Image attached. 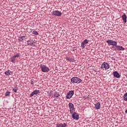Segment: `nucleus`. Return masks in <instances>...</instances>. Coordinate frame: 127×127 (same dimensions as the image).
I'll return each mask as SVG.
<instances>
[{
	"label": "nucleus",
	"mask_w": 127,
	"mask_h": 127,
	"mask_svg": "<svg viewBox=\"0 0 127 127\" xmlns=\"http://www.w3.org/2000/svg\"><path fill=\"white\" fill-rule=\"evenodd\" d=\"M89 43V40L87 39H85L84 41L81 44V47L82 49H84L85 48V45L86 44H88Z\"/></svg>",
	"instance_id": "nucleus-9"
},
{
	"label": "nucleus",
	"mask_w": 127,
	"mask_h": 127,
	"mask_svg": "<svg viewBox=\"0 0 127 127\" xmlns=\"http://www.w3.org/2000/svg\"><path fill=\"white\" fill-rule=\"evenodd\" d=\"M58 97H60V95L59 94L58 92H55L53 96V98H58Z\"/></svg>",
	"instance_id": "nucleus-19"
},
{
	"label": "nucleus",
	"mask_w": 127,
	"mask_h": 127,
	"mask_svg": "<svg viewBox=\"0 0 127 127\" xmlns=\"http://www.w3.org/2000/svg\"><path fill=\"white\" fill-rule=\"evenodd\" d=\"M102 69H105V70H108L110 68V64L104 62L101 65Z\"/></svg>",
	"instance_id": "nucleus-6"
},
{
	"label": "nucleus",
	"mask_w": 127,
	"mask_h": 127,
	"mask_svg": "<svg viewBox=\"0 0 127 127\" xmlns=\"http://www.w3.org/2000/svg\"><path fill=\"white\" fill-rule=\"evenodd\" d=\"M32 33L35 35H38V32L35 30L32 31Z\"/></svg>",
	"instance_id": "nucleus-22"
},
{
	"label": "nucleus",
	"mask_w": 127,
	"mask_h": 127,
	"mask_svg": "<svg viewBox=\"0 0 127 127\" xmlns=\"http://www.w3.org/2000/svg\"><path fill=\"white\" fill-rule=\"evenodd\" d=\"M51 95H52V94L50 93V96H51Z\"/></svg>",
	"instance_id": "nucleus-28"
},
{
	"label": "nucleus",
	"mask_w": 127,
	"mask_h": 127,
	"mask_svg": "<svg viewBox=\"0 0 127 127\" xmlns=\"http://www.w3.org/2000/svg\"><path fill=\"white\" fill-rule=\"evenodd\" d=\"M39 93H40V90H34L30 94V97H33L34 95H37V94H39Z\"/></svg>",
	"instance_id": "nucleus-12"
},
{
	"label": "nucleus",
	"mask_w": 127,
	"mask_h": 127,
	"mask_svg": "<svg viewBox=\"0 0 127 127\" xmlns=\"http://www.w3.org/2000/svg\"><path fill=\"white\" fill-rule=\"evenodd\" d=\"M71 117L73 120H75L76 121H78V120H79V115H78L76 112L73 113Z\"/></svg>",
	"instance_id": "nucleus-10"
},
{
	"label": "nucleus",
	"mask_w": 127,
	"mask_h": 127,
	"mask_svg": "<svg viewBox=\"0 0 127 127\" xmlns=\"http://www.w3.org/2000/svg\"><path fill=\"white\" fill-rule=\"evenodd\" d=\"M41 69L42 72H44L45 73H47V72H49V71L50 70L49 67L44 64H41Z\"/></svg>",
	"instance_id": "nucleus-3"
},
{
	"label": "nucleus",
	"mask_w": 127,
	"mask_h": 127,
	"mask_svg": "<svg viewBox=\"0 0 127 127\" xmlns=\"http://www.w3.org/2000/svg\"><path fill=\"white\" fill-rule=\"evenodd\" d=\"M107 43L109 45H112V46H117L118 43L116 41H113L112 40H108L107 41Z\"/></svg>",
	"instance_id": "nucleus-5"
},
{
	"label": "nucleus",
	"mask_w": 127,
	"mask_h": 127,
	"mask_svg": "<svg viewBox=\"0 0 127 127\" xmlns=\"http://www.w3.org/2000/svg\"><path fill=\"white\" fill-rule=\"evenodd\" d=\"M126 114H127V110L125 111Z\"/></svg>",
	"instance_id": "nucleus-27"
},
{
	"label": "nucleus",
	"mask_w": 127,
	"mask_h": 127,
	"mask_svg": "<svg viewBox=\"0 0 127 127\" xmlns=\"http://www.w3.org/2000/svg\"><path fill=\"white\" fill-rule=\"evenodd\" d=\"M26 38V36H23L19 37L18 39V40L19 42H21V41H23V40H24V39H25Z\"/></svg>",
	"instance_id": "nucleus-16"
},
{
	"label": "nucleus",
	"mask_w": 127,
	"mask_h": 127,
	"mask_svg": "<svg viewBox=\"0 0 127 127\" xmlns=\"http://www.w3.org/2000/svg\"><path fill=\"white\" fill-rule=\"evenodd\" d=\"M115 50H120V51L122 50L123 51H124V50H125V48L123 47V46L116 45Z\"/></svg>",
	"instance_id": "nucleus-14"
},
{
	"label": "nucleus",
	"mask_w": 127,
	"mask_h": 127,
	"mask_svg": "<svg viewBox=\"0 0 127 127\" xmlns=\"http://www.w3.org/2000/svg\"><path fill=\"white\" fill-rule=\"evenodd\" d=\"M123 21L126 23L127 22V15L124 14L122 16Z\"/></svg>",
	"instance_id": "nucleus-17"
},
{
	"label": "nucleus",
	"mask_w": 127,
	"mask_h": 127,
	"mask_svg": "<svg viewBox=\"0 0 127 127\" xmlns=\"http://www.w3.org/2000/svg\"><path fill=\"white\" fill-rule=\"evenodd\" d=\"M95 108L96 110H100L101 109V103L100 102H98L95 104Z\"/></svg>",
	"instance_id": "nucleus-15"
},
{
	"label": "nucleus",
	"mask_w": 127,
	"mask_h": 127,
	"mask_svg": "<svg viewBox=\"0 0 127 127\" xmlns=\"http://www.w3.org/2000/svg\"><path fill=\"white\" fill-rule=\"evenodd\" d=\"M9 95H10V92L9 91H7L5 93V96H9Z\"/></svg>",
	"instance_id": "nucleus-24"
},
{
	"label": "nucleus",
	"mask_w": 127,
	"mask_h": 127,
	"mask_svg": "<svg viewBox=\"0 0 127 127\" xmlns=\"http://www.w3.org/2000/svg\"><path fill=\"white\" fill-rule=\"evenodd\" d=\"M82 82V80L78 77H72L71 79V83H75L76 84H80Z\"/></svg>",
	"instance_id": "nucleus-2"
},
{
	"label": "nucleus",
	"mask_w": 127,
	"mask_h": 127,
	"mask_svg": "<svg viewBox=\"0 0 127 127\" xmlns=\"http://www.w3.org/2000/svg\"><path fill=\"white\" fill-rule=\"evenodd\" d=\"M123 99L124 101H127V93H125L123 96Z\"/></svg>",
	"instance_id": "nucleus-21"
},
{
	"label": "nucleus",
	"mask_w": 127,
	"mask_h": 127,
	"mask_svg": "<svg viewBox=\"0 0 127 127\" xmlns=\"http://www.w3.org/2000/svg\"><path fill=\"white\" fill-rule=\"evenodd\" d=\"M73 95H74V91H69L66 95V99H71L73 97Z\"/></svg>",
	"instance_id": "nucleus-8"
},
{
	"label": "nucleus",
	"mask_w": 127,
	"mask_h": 127,
	"mask_svg": "<svg viewBox=\"0 0 127 127\" xmlns=\"http://www.w3.org/2000/svg\"><path fill=\"white\" fill-rule=\"evenodd\" d=\"M31 85H33V81H32L31 82Z\"/></svg>",
	"instance_id": "nucleus-26"
},
{
	"label": "nucleus",
	"mask_w": 127,
	"mask_h": 127,
	"mask_svg": "<svg viewBox=\"0 0 127 127\" xmlns=\"http://www.w3.org/2000/svg\"><path fill=\"white\" fill-rule=\"evenodd\" d=\"M12 74V72L10 70H7L5 72V75L6 76H9V75H11Z\"/></svg>",
	"instance_id": "nucleus-18"
},
{
	"label": "nucleus",
	"mask_w": 127,
	"mask_h": 127,
	"mask_svg": "<svg viewBox=\"0 0 127 127\" xmlns=\"http://www.w3.org/2000/svg\"><path fill=\"white\" fill-rule=\"evenodd\" d=\"M68 107L69 108V111L70 114H73L75 112V108H74V104L72 103L68 104Z\"/></svg>",
	"instance_id": "nucleus-4"
},
{
	"label": "nucleus",
	"mask_w": 127,
	"mask_h": 127,
	"mask_svg": "<svg viewBox=\"0 0 127 127\" xmlns=\"http://www.w3.org/2000/svg\"><path fill=\"white\" fill-rule=\"evenodd\" d=\"M67 127V123H61L57 124L56 127Z\"/></svg>",
	"instance_id": "nucleus-11"
},
{
	"label": "nucleus",
	"mask_w": 127,
	"mask_h": 127,
	"mask_svg": "<svg viewBox=\"0 0 127 127\" xmlns=\"http://www.w3.org/2000/svg\"><path fill=\"white\" fill-rule=\"evenodd\" d=\"M20 57V54H15L13 56L10 57V61L12 63H15V59Z\"/></svg>",
	"instance_id": "nucleus-1"
},
{
	"label": "nucleus",
	"mask_w": 127,
	"mask_h": 127,
	"mask_svg": "<svg viewBox=\"0 0 127 127\" xmlns=\"http://www.w3.org/2000/svg\"><path fill=\"white\" fill-rule=\"evenodd\" d=\"M65 59L67 61H69V62H71V61H72V59L69 57H66Z\"/></svg>",
	"instance_id": "nucleus-23"
},
{
	"label": "nucleus",
	"mask_w": 127,
	"mask_h": 127,
	"mask_svg": "<svg viewBox=\"0 0 127 127\" xmlns=\"http://www.w3.org/2000/svg\"><path fill=\"white\" fill-rule=\"evenodd\" d=\"M52 15H55L56 16H61L62 13L58 10H55L51 12Z\"/></svg>",
	"instance_id": "nucleus-7"
},
{
	"label": "nucleus",
	"mask_w": 127,
	"mask_h": 127,
	"mask_svg": "<svg viewBox=\"0 0 127 127\" xmlns=\"http://www.w3.org/2000/svg\"><path fill=\"white\" fill-rule=\"evenodd\" d=\"M113 75L115 78H121V75L117 71L113 72Z\"/></svg>",
	"instance_id": "nucleus-13"
},
{
	"label": "nucleus",
	"mask_w": 127,
	"mask_h": 127,
	"mask_svg": "<svg viewBox=\"0 0 127 127\" xmlns=\"http://www.w3.org/2000/svg\"><path fill=\"white\" fill-rule=\"evenodd\" d=\"M13 92H14L15 93H16L17 92V89L14 88L12 89Z\"/></svg>",
	"instance_id": "nucleus-25"
},
{
	"label": "nucleus",
	"mask_w": 127,
	"mask_h": 127,
	"mask_svg": "<svg viewBox=\"0 0 127 127\" xmlns=\"http://www.w3.org/2000/svg\"><path fill=\"white\" fill-rule=\"evenodd\" d=\"M27 43L28 45H30V46H32L33 43H32V41H27Z\"/></svg>",
	"instance_id": "nucleus-20"
}]
</instances>
